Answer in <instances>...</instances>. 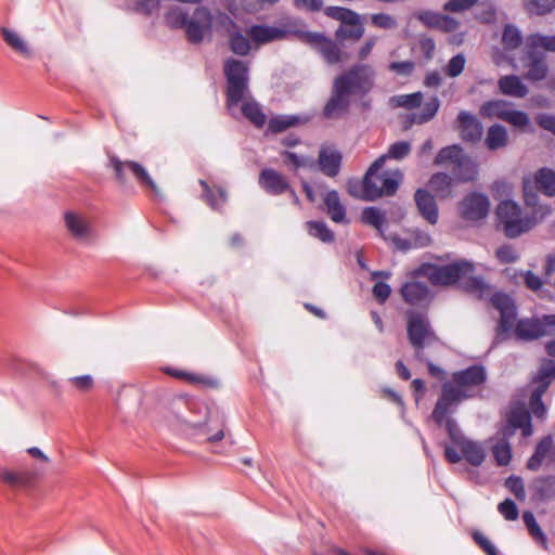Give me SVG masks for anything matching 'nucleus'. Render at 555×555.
I'll return each mask as SVG.
<instances>
[{"label":"nucleus","instance_id":"nucleus-1","mask_svg":"<svg viewBox=\"0 0 555 555\" xmlns=\"http://www.w3.org/2000/svg\"><path fill=\"white\" fill-rule=\"evenodd\" d=\"M376 72L367 63H356L335 77L331 95L323 107L327 119L340 117L348 112L351 96H366L374 88Z\"/></svg>","mask_w":555,"mask_h":555},{"label":"nucleus","instance_id":"nucleus-2","mask_svg":"<svg viewBox=\"0 0 555 555\" xmlns=\"http://www.w3.org/2000/svg\"><path fill=\"white\" fill-rule=\"evenodd\" d=\"M524 201L526 206L532 207L531 212L524 214L521 207L512 199L500 202L495 208L496 230L509 240L530 232L552 212L551 206L538 204V193L531 191V185L528 181L524 182Z\"/></svg>","mask_w":555,"mask_h":555},{"label":"nucleus","instance_id":"nucleus-3","mask_svg":"<svg viewBox=\"0 0 555 555\" xmlns=\"http://www.w3.org/2000/svg\"><path fill=\"white\" fill-rule=\"evenodd\" d=\"M167 26L171 29H184L186 39L190 43L198 44L204 40L207 33L212 27V14L206 7H197L192 16L180 7L169 9L165 16Z\"/></svg>","mask_w":555,"mask_h":555},{"label":"nucleus","instance_id":"nucleus-4","mask_svg":"<svg viewBox=\"0 0 555 555\" xmlns=\"http://www.w3.org/2000/svg\"><path fill=\"white\" fill-rule=\"evenodd\" d=\"M475 271L473 262L460 259L452 263L439 266L431 262H424L412 271L413 278H427L433 285L450 286Z\"/></svg>","mask_w":555,"mask_h":555},{"label":"nucleus","instance_id":"nucleus-5","mask_svg":"<svg viewBox=\"0 0 555 555\" xmlns=\"http://www.w3.org/2000/svg\"><path fill=\"white\" fill-rule=\"evenodd\" d=\"M225 77V104L228 108L237 106L249 94V67L247 62L229 57L223 64Z\"/></svg>","mask_w":555,"mask_h":555},{"label":"nucleus","instance_id":"nucleus-6","mask_svg":"<svg viewBox=\"0 0 555 555\" xmlns=\"http://www.w3.org/2000/svg\"><path fill=\"white\" fill-rule=\"evenodd\" d=\"M452 164V177L456 182L467 183L477 179L478 165L470 156L464 153L460 144H452L442 147L436 155L434 164L442 166Z\"/></svg>","mask_w":555,"mask_h":555},{"label":"nucleus","instance_id":"nucleus-7","mask_svg":"<svg viewBox=\"0 0 555 555\" xmlns=\"http://www.w3.org/2000/svg\"><path fill=\"white\" fill-rule=\"evenodd\" d=\"M404 315L406 320V334L411 346L415 350V359L417 361H425V347L438 339L427 317V311L408 309Z\"/></svg>","mask_w":555,"mask_h":555},{"label":"nucleus","instance_id":"nucleus-8","mask_svg":"<svg viewBox=\"0 0 555 555\" xmlns=\"http://www.w3.org/2000/svg\"><path fill=\"white\" fill-rule=\"evenodd\" d=\"M490 302L500 311V320L492 341V347H496L509 337V333L514 328L517 318V309L513 299L502 292L492 294Z\"/></svg>","mask_w":555,"mask_h":555},{"label":"nucleus","instance_id":"nucleus-9","mask_svg":"<svg viewBox=\"0 0 555 555\" xmlns=\"http://www.w3.org/2000/svg\"><path fill=\"white\" fill-rule=\"evenodd\" d=\"M109 165L115 172V178L120 184L127 181L126 172H130L137 182L142 186L157 192V185L146 171V169L139 163L133 160H120L117 156H109Z\"/></svg>","mask_w":555,"mask_h":555},{"label":"nucleus","instance_id":"nucleus-10","mask_svg":"<svg viewBox=\"0 0 555 555\" xmlns=\"http://www.w3.org/2000/svg\"><path fill=\"white\" fill-rule=\"evenodd\" d=\"M465 398H467V395L459 387L448 382L442 384L441 393L431 413L434 422L438 426L443 425L446 417H449V414L455 410L452 409V406L456 408V405Z\"/></svg>","mask_w":555,"mask_h":555},{"label":"nucleus","instance_id":"nucleus-11","mask_svg":"<svg viewBox=\"0 0 555 555\" xmlns=\"http://www.w3.org/2000/svg\"><path fill=\"white\" fill-rule=\"evenodd\" d=\"M301 39L317 50L328 65H336L343 61V52L338 43L322 33L302 31Z\"/></svg>","mask_w":555,"mask_h":555},{"label":"nucleus","instance_id":"nucleus-12","mask_svg":"<svg viewBox=\"0 0 555 555\" xmlns=\"http://www.w3.org/2000/svg\"><path fill=\"white\" fill-rule=\"evenodd\" d=\"M489 197L480 192H470L459 203L461 217L467 221H478L488 216Z\"/></svg>","mask_w":555,"mask_h":555},{"label":"nucleus","instance_id":"nucleus-13","mask_svg":"<svg viewBox=\"0 0 555 555\" xmlns=\"http://www.w3.org/2000/svg\"><path fill=\"white\" fill-rule=\"evenodd\" d=\"M400 295L405 304L418 308L417 311H427L433 301L430 288L423 282L403 283L400 287Z\"/></svg>","mask_w":555,"mask_h":555},{"label":"nucleus","instance_id":"nucleus-14","mask_svg":"<svg viewBox=\"0 0 555 555\" xmlns=\"http://www.w3.org/2000/svg\"><path fill=\"white\" fill-rule=\"evenodd\" d=\"M544 462L546 465L555 463V446L552 435H546L538 441L526 467L531 472H538Z\"/></svg>","mask_w":555,"mask_h":555},{"label":"nucleus","instance_id":"nucleus-15","mask_svg":"<svg viewBox=\"0 0 555 555\" xmlns=\"http://www.w3.org/2000/svg\"><path fill=\"white\" fill-rule=\"evenodd\" d=\"M524 65L527 68L524 78L530 82L544 80L550 72L545 54L534 48L528 47Z\"/></svg>","mask_w":555,"mask_h":555},{"label":"nucleus","instance_id":"nucleus-16","mask_svg":"<svg viewBox=\"0 0 555 555\" xmlns=\"http://www.w3.org/2000/svg\"><path fill=\"white\" fill-rule=\"evenodd\" d=\"M384 165L385 156H379L366 170L362 179V199L372 202L383 196V192L378 185L382 176L377 175V172L384 167Z\"/></svg>","mask_w":555,"mask_h":555},{"label":"nucleus","instance_id":"nucleus-17","mask_svg":"<svg viewBox=\"0 0 555 555\" xmlns=\"http://www.w3.org/2000/svg\"><path fill=\"white\" fill-rule=\"evenodd\" d=\"M260 188L269 195L278 196L291 190L285 176L272 168H264L258 177Z\"/></svg>","mask_w":555,"mask_h":555},{"label":"nucleus","instance_id":"nucleus-18","mask_svg":"<svg viewBox=\"0 0 555 555\" xmlns=\"http://www.w3.org/2000/svg\"><path fill=\"white\" fill-rule=\"evenodd\" d=\"M457 129L464 142L475 144L482 137V125L479 119L467 111H461L457 115Z\"/></svg>","mask_w":555,"mask_h":555},{"label":"nucleus","instance_id":"nucleus-19","mask_svg":"<svg viewBox=\"0 0 555 555\" xmlns=\"http://www.w3.org/2000/svg\"><path fill=\"white\" fill-rule=\"evenodd\" d=\"M414 202L421 217L431 225L437 224L439 208L435 196L428 190L420 188L414 193Z\"/></svg>","mask_w":555,"mask_h":555},{"label":"nucleus","instance_id":"nucleus-20","mask_svg":"<svg viewBox=\"0 0 555 555\" xmlns=\"http://www.w3.org/2000/svg\"><path fill=\"white\" fill-rule=\"evenodd\" d=\"M416 18L427 28L439 29L444 33L454 31L459 27V22L452 16L434 11H422L416 14Z\"/></svg>","mask_w":555,"mask_h":555},{"label":"nucleus","instance_id":"nucleus-21","mask_svg":"<svg viewBox=\"0 0 555 555\" xmlns=\"http://www.w3.org/2000/svg\"><path fill=\"white\" fill-rule=\"evenodd\" d=\"M531 500L537 503L550 501L555 498V476L545 475L535 477L529 485Z\"/></svg>","mask_w":555,"mask_h":555},{"label":"nucleus","instance_id":"nucleus-22","mask_svg":"<svg viewBox=\"0 0 555 555\" xmlns=\"http://www.w3.org/2000/svg\"><path fill=\"white\" fill-rule=\"evenodd\" d=\"M343 155L339 151L330 147H322L318 155L320 171L330 178H335L341 168Z\"/></svg>","mask_w":555,"mask_h":555},{"label":"nucleus","instance_id":"nucleus-23","mask_svg":"<svg viewBox=\"0 0 555 555\" xmlns=\"http://www.w3.org/2000/svg\"><path fill=\"white\" fill-rule=\"evenodd\" d=\"M515 336L521 340H534L548 334L539 319H521L515 326Z\"/></svg>","mask_w":555,"mask_h":555},{"label":"nucleus","instance_id":"nucleus-24","mask_svg":"<svg viewBox=\"0 0 555 555\" xmlns=\"http://www.w3.org/2000/svg\"><path fill=\"white\" fill-rule=\"evenodd\" d=\"M506 422L511 427L521 430L524 437L532 435V424L530 412L524 405H514L506 415Z\"/></svg>","mask_w":555,"mask_h":555},{"label":"nucleus","instance_id":"nucleus-25","mask_svg":"<svg viewBox=\"0 0 555 555\" xmlns=\"http://www.w3.org/2000/svg\"><path fill=\"white\" fill-rule=\"evenodd\" d=\"M486 379L487 373L482 365H470L453 374V380L457 386H480Z\"/></svg>","mask_w":555,"mask_h":555},{"label":"nucleus","instance_id":"nucleus-26","mask_svg":"<svg viewBox=\"0 0 555 555\" xmlns=\"http://www.w3.org/2000/svg\"><path fill=\"white\" fill-rule=\"evenodd\" d=\"M38 474L35 470H9L0 473L1 480L11 488L22 489L34 485Z\"/></svg>","mask_w":555,"mask_h":555},{"label":"nucleus","instance_id":"nucleus-27","mask_svg":"<svg viewBox=\"0 0 555 555\" xmlns=\"http://www.w3.org/2000/svg\"><path fill=\"white\" fill-rule=\"evenodd\" d=\"M64 220L67 230L76 240L88 241L91 237V227L80 215L67 211L64 215Z\"/></svg>","mask_w":555,"mask_h":555},{"label":"nucleus","instance_id":"nucleus-28","mask_svg":"<svg viewBox=\"0 0 555 555\" xmlns=\"http://www.w3.org/2000/svg\"><path fill=\"white\" fill-rule=\"evenodd\" d=\"M455 182L452 176L440 171L431 175L428 180V186L438 197L444 199L452 196V189Z\"/></svg>","mask_w":555,"mask_h":555},{"label":"nucleus","instance_id":"nucleus-29","mask_svg":"<svg viewBox=\"0 0 555 555\" xmlns=\"http://www.w3.org/2000/svg\"><path fill=\"white\" fill-rule=\"evenodd\" d=\"M531 185V191L535 190L542 192L546 196H555V172L550 168H541L534 175L533 184L527 180Z\"/></svg>","mask_w":555,"mask_h":555},{"label":"nucleus","instance_id":"nucleus-30","mask_svg":"<svg viewBox=\"0 0 555 555\" xmlns=\"http://www.w3.org/2000/svg\"><path fill=\"white\" fill-rule=\"evenodd\" d=\"M248 33L251 39L258 44L283 39L286 36L284 29L268 25H254L249 28Z\"/></svg>","mask_w":555,"mask_h":555},{"label":"nucleus","instance_id":"nucleus-31","mask_svg":"<svg viewBox=\"0 0 555 555\" xmlns=\"http://www.w3.org/2000/svg\"><path fill=\"white\" fill-rule=\"evenodd\" d=\"M499 90L504 95L525 98L528 94V88L516 75L502 76L498 81Z\"/></svg>","mask_w":555,"mask_h":555},{"label":"nucleus","instance_id":"nucleus-32","mask_svg":"<svg viewBox=\"0 0 555 555\" xmlns=\"http://www.w3.org/2000/svg\"><path fill=\"white\" fill-rule=\"evenodd\" d=\"M308 120L309 118L304 115H278L270 118L268 130L272 133H281L288 128L305 125Z\"/></svg>","mask_w":555,"mask_h":555},{"label":"nucleus","instance_id":"nucleus-33","mask_svg":"<svg viewBox=\"0 0 555 555\" xmlns=\"http://www.w3.org/2000/svg\"><path fill=\"white\" fill-rule=\"evenodd\" d=\"M324 204L330 218L336 223H347L346 208L341 204L336 190L328 191L324 196Z\"/></svg>","mask_w":555,"mask_h":555},{"label":"nucleus","instance_id":"nucleus-34","mask_svg":"<svg viewBox=\"0 0 555 555\" xmlns=\"http://www.w3.org/2000/svg\"><path fill=\"white\" fill-rule=\"evenodd\" d=\"M459 288L479 299L485 298L490 293V285L485 282L482 276H472L470 274L460 281Z\"/></svg>","mask_w":555,"mask_h":555},{"label":"nucleus","instance_id":"nucleus-35","mask_svg":"<svg viewBox=\"0 0 555 555\" xmlns=\"http://www.w3.org/2000/svg\"><path fill=\"white\" fill-rule=\"evenodd\" d=\"M508 133L504 126L494 124L487 130L485 145L489 151H498L507 146Z\"/></svg>","mask_w":555,"mask_h":555},{"label":"nucleus","instance_id":"nucleus-36","mask_svg":"<svg viewBox=\"0 0 555 555\" xmlns=\"http://www.w3.org/2000/svg\"><path fill=\"white\" fill-rule=\"evenodd\" d=\"M524 41L520 29L514 24H505L502 31L501 43L506 52L517 50Z\"/></svg>","mask_w":555,"mask_h":555},{"label":"nucleus","instance_id":"nucleus-37","mask_svg":"<svg viewBox=\"0 0 555 555\" xmlns=\"http://www.w3.org/2000/svg\"><path fill=\"white\" fill-rule=\"evenodd\" d=\"M511 103L505 100H489L481 104L479 114L486 118L505 119Z\"/></svg>","mask_w":555,"mask_h":555},{"label":"nucleus","instance_id":"nucleus-38","mask_svg":"<svg viewBox=\"0 0 555 555\" xmlns=\"http://www.w3.org/2000/svg\"><path fill=\"white\" fill-rule=\"evenodd\" d=\"M555 379V362L553 360H544L537 375L533 378V383L537 384L534 389H543V392H546L551 383Z\"/></svg>","mask_w":555,"mask_h":555},{"label":"nucleus","instance_id":"nucleus-39","mask_svg":"<svg viewBox=\"0 0 555 555\" xmlns=\"http://www.w3.org/2000/svg\"><path fill=\"white\" fill-rule=\"evenodd\" d=\"M241 103V111L244 117L247 118L255 127L262 128L266 125L267 117L260 105L254 100H243Z\"/></svg>","mask_w":555,"mask_h":555},{"label":"nucleus","instance_id":"nucleus-40","mask_svg":"<svg viewBox=\"0 0 555 555\" xmlns=\"http://www.w3.org/2000/svg\"><path fill=\"white\" fill-rule=\"evenodd\" d=\"M459 449L463 457L473 466H480L486 459L485 450L475 441L468 440Z\"/></svg>","mask_w":555,"mask_h":555},{"label":"nucleus","instance_id":"nucleus-41","mask_svg":"<svg viewBox=\"0 0 555 555\" xmlns=\"http://www.w3.org/2000/svg\"><path fill=\"white\" fill-rule=\"evenodd\" d=\"M1 35L4 42L15 52H18L25 57L31 56L30 49L28 48L27 43L18 36V34L7 27H2Z\"/></svg>","mask_w":555,"mask_h":555},{"label":"nucleus","instance_id":"nucleus-42","mask_svg":"<svg viewBox=\"0 0 555 555\" xmlns=\"http://www.w3.org/2000/svg\"><path fill=\"white\" fill-rule=\"evenodd\" d=\"M309 235L320 240L323 243H333L335 240L334 232L324 221L310 220L306 223Z\"/></svg>","mask_w":555,"mask_h":555},{"label":"nucleus","instance_id":"nucleus-43","mask_svg":"<svg viewBox=\"0 0 555 555\" xmlns=\"http://www.w3.org/2000/svg\"><path fill=\"white\" fill-rule=\"evenodd\" d=\"M363 34L364 27L361 23L360 15L358 14L357 24H340V26L335 31V37L339 41L345 39L358 41L359 39L362 38Z\"/></svg>","mask_w":555,"mask_h":555},{"label":"nucleus","instance_id":"nucleus-44","mask_svg":"<svg viewBox=\"0 0 555 555\" xmlns=\"http://www.w3.org/2000/svg\"><path fill=\"white\" fill-rule=\"evenodd\" d=\"M361 220L363 223L374 227L382 236L384 235L386 217L385 212H383L380 209H378L377 207L364 208L361 215Z\"/></svg>","mask_w":555,"mask_h":555},{"label":"nucleus","instance_id":"nucleus-45","mask_svg":"<svg viewBox=\"0 0 555 555\" xmlns=\"http://www.w3.org/2000/svg\"><path fill=\"white\" fill-rule=\"evenodd\" d=\"M324 14L341 24H357L358 13L348 8L331 5L323 10Z\"/></svg>","mask_w":555,"mask_h":555},{"label":"nucleus","instance_id":"nucleus-46","mask_svg":"<svg viewBox=\"0 0 555 555\" xmlns=\"http://www.w3.org/2000/svg\"><path fill=\"white\" fill-rule=\"evenodd\" d=\"M440 107V101L437 96H433L427 101L420 113L413 114L412 121L418 125L426 124L431 120Z\"/></svg>","mask_w":555,"mask_h":555},{"label":"nucleus","instance_id":"nucleus-47","mask_svg":"<svg viewBox=\"0 0 555 555\" xmlns=\"http://www.w3.org/2000/svg\"><path fill=\"white\" fill-rule=\"evenodd\" d=\"M522 519L532 539L546 548L547 538L537 522L534 515L530 511H526L522 514Z\"/></svg>","mask_w":555,"mask_h":555},{"label":"nucleus","instance_id":"nucleus-48","mask_svg":"<svg viewBox=\"0 0 555 555\" xmlns=\"http://www.w3.org/2000/svg\"><path fill=\"white\" fill-rule=\"evenodd\" d=\"M524 7L530 15H546L555 10V0H524Z\"/></svg>","mask_w":555,"mask_h":555},{"label":"nucleus","instance_id":"nucleus-49","mask_svg":"<svg viewBox=\"0 0 555 555\" xmlns=\"http://www.w3.org/2000/svg\"><path fill=\"white\" fill-rule=\"evenodd\" d=\"M199 184L203 188V196L211 208L216 209L225 203L227 192L222 188H218L217 196L205 180H199Z\"/></svg>","mask_w":555,"mask_h":555},{"label":"nucleus","instance_id":"nucleus-50","mask_svg":"<svg viewBox=\"0 0 555 555\" xmlns=\"http://www.w3.org/2000/svg\"><path fill=\"white\" fill-rule=\"evenodd\" d=\"M230 50L240 56L248 55L251 46L248 40L241 31L236 30L230 34Z\"/></svg>","mask_w":555,"mask_h":555},{"label":"nucleus","instance_id":"nucleus-51","mask_svg":"<svg viewBox=\"0 0 555 555\" xmlns=\"http://www.w3.org/2000/svg\"><path fill=\"white\" fill-rule=\"evenodd\" d=\"M544 393L542 388L533 389L529 399L530 410L528 411L539 420H544L546 416V406L542 400Z\"/></svg>","mask_w":555,"mask_h":555},{"label":"nucleus","instance_id":"nucleus-52","mask_svg":"<svg viewBox=\"0 0 555 555\" xmlns=\"http://www.w3.org/2000/svg\"><path fill=\"white\" fill-rule=\"evenodd\" d=\"M529 48H543L546 51L555 52V35L546 36L542 34H532L527 38Z\"/></svg>","mask_w":555,"mask_h":555},{"label":"nucleus","instance_id":"nucleus-53","mask_svg":"<svg viewBox=\"0 0 555 555\" xmlns=\"http://www.w3.org/2000/svg\"><path fill=\"white\" fill-rule=\"evenodd\" d=\"M492 453L499 466H505L511 462L512 448L507 441H496L492 447Z\"/></svg>","mask_w":555,"mask_h":555},{"label":"nucleus","instance_id":"nucleus-54","mask_svg":"<svg viewBox=\"0 0 555 555\" xmlns=\"http://www.w3.org/2000/svg\"><path fill=\"white\" fill-rule=\"evenodd\" d=\"M411 153V143L408 141H397L389 145L388 151L385 156L386 159H396L401 160L405 158Z\"/></svg>","mask_w":555,"mask_h":555},{"label":"nucleus","instance_id":"nucleus-55","mask_svg":"<svg viewBox=\"0 0 555 555\" xmlns=\"http://www.w3.org/2000/svg\"><path fill=\"white\" fill-rule=\"evenodd\" d=\"M193 428H196L198 429L203 435H206L207 436V441L209 442H217L219 440H221L223 437H224V431H223V423L220 422L218 428L216 429V431H212V428L209 426V424L207 422H204V423H196V424H193L191 422H188Z\"/></svg>","mask_w":555,"mask_h":555},{"label":"nucleus","instance_id":"nucleus-56","mask_svg":"<svg viewBox=\"0 0 555 555\" xmlns=\"http://www.w3.org/2000/svg\"><path fill=\"white\" fill-rule=\"evenodd\" d=\"M495 257L500 263L509 264L518 261L519 254L512 245L504 244L495 250Z\"/></svg>","mask_w":555,"mask_h":555},{"label":"nucleus","instance_id":"nucleus-57","mask_svg":"<svg viewBox=\"0 0 555 555\" xmlns=\"http://www.w3.org/2000/svg\"><path fill=\"white\" fill-rule=\"evenodd\" d=\"M476 18L483 24H491L495 21L496 10L493 3L482 2L476 10Z\"/></svg>","mask_w":555,"mask_h":555},{"label":"nucleus","instance_id":"nucleus-58","mask_svg":"<svg viewBox=\"0 0 555 555\" xmlns=\"http://www.w3.org/2000/svg\"><path fill=\"white\" fill-rule=\"evenodd\" d=\"M504 486L518 501H524L526 499L525 485L521 477L512 475L505 480Z\"/></svg>","mask_w":555,"mask_h":555},{"label":"nucleus","instance_id":"nucleus-59","mask_svg":"<svg viewBox=\"0 0 555 555\" xmlns=\"http://www.w3.org/2000/svg\"><path fill=\"white\" fill-rule=\"evenodd\" d=\"M504 121L518 128L527 127L530 124V119L527 113L509 108L507 109Z\"/></svg>","mask_w":555,"mask_h":555},{"label":"nucleus","instance_id":"nucleus-60","mask_svg":"<svg viewBox=\"0 0 555 555\" xmlns=\"http://www.w3.org/2000/svg\"><path fill=\"white\" fill-rule=\"evenodd\" d=\"M371 23L373 26L380 29H392L397 27L396 18L387 13L372 14Z\"/></svg>","mask_w":555,"mask_h":555},{"label":"nucleus","instance_id":"nucleus-61","mask_svg":"<svg viewBox=\"0 0 555 555\" xmlns=\"http://www.w3.org/2000/svg\"><path fill=\"white\" fill-rule=\"evenodd\" d=\"M498 511L506 520H516L519 515L518 507L512 499L501 502L498 505Z\"/></svg>","mask_w":555,"mask_h":555},{"label":"nucleus","instance_id":"nucleus-62","mask_svg":"<svg viewBox=\"0 0 555 555\" xmlns=\"http://www.w3.org/2000/svg\"><path fill=\"white\" fill-rule=\"evenodd\" d=\"M68 382L81 392H88L94 386L93 377L89 374L70 377Z\"/></svg>","mask_w":555,"mask_h":555},{"label":"nucleus","instance_id":"nucleus-63","mask_svg":"<svg viewBox=\"0 0 555 555\" xmlns=\"http://www.w3.org/2000/svg\"><path fill=\"white\" fill-rule=\"evenodd\" d=\"M465 62V57L461 53L451 57L447 66L448 76L454 78L461 75L464 70Z\"/></svg>","mask_w":555,"mask_h":555},{"label":"nucleus","instance_id":"nucleus-64","mask_svg":"<svg viewBox=\"0 0 555 555\" xmlns=\"http://www.w3.org/2000/svg\"><path fill=\"white\" fill-rule=\"evenodd\" d=\"M473 540L487 555H499L496 547L479 531L473 532Z\"/></svg>","mask_w":555,"mask_h":555}]
</instances>
